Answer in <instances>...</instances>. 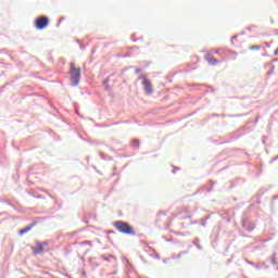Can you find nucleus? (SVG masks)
<instances>
[{"label": "nucleus", "instance_id": "nucleus-1", "mask_svg": "<svg viewBox=\"0 0 278 278\" xmlns=\"http://www.w3.org/2000/svg\"><path fill=\"white\" fill-rule=\"evenodd\" d=\"M114 227L119 233H125L126 236H136V230L134 227L125 222H115Z\"/></svg>", "mask_w": 278, "mask_h": 278}, {"label": "nucleus", "instance_id": "nucleus-2", "mask_svg": "<svg viewBox=\"0 0 278 278\" xmlns=\"http://www.w3.org/2000/svg\"><path fill=\"white\" fill-rule=\"evenodd\" d=\"M70 77L74 86H77L81 79V68L75 67V63L70 64Z\"/></svg>", "mask_w": 278, "mask_h": 278}, {"label": "nucleus", "instance_id": "nucleus-3", "mask_svg": "<svg viewBox=\"0 0 278 278\" xmlns=\"http://www.w3.org/2000/svg\"><path fill=\"white\" fill-rule=\"evenodd\" d=\"M48 26H49V17L47 16H40L35 21L36 29L42 30V29H46V27Z\"/></svg>", "mask_w": 278, "mask_h": 278}, {"label": "nucleus", "instance_id": "nucleus-4", "mask_svg": "<svg viewBox=\"0 0 278 278\" xmlns=\"http://www.w3.org/2000/svg\"><path fill=\"white\" fill-rule=\"evenodd\" d=\"M142 79V86L147 92V94H153V85H151V80L147 78L146 76H141Z\"/></svg>", "mask_w": 278, "mask_h": 278}, {"label": "nucleus", "instance_id": "nucleus-5", "mask_svg": "<svg viewBox=\"0 0 278 278\" xmlns=\"http://www.w3.org/2000/svg\"><path fill=\"white\" fill-rule=\"evenodd\" d=\"M45 247H47V242H37L35 247H31L34 255H40L43 253Z\"/></svg>", "mask_w": 278, "mask_h": 278}, {"label": "nucleus", "instance_id": "nucleus-6", "mask_svg": "<svg viewBox=\"0 0 278 278\" xmlns=\"http://www.w3.org/2000/svg\"><path fill=\"white\" fill-rule=\"evenodd\" d=\"M205 60L211 64V66H216L218 64V60H216L214 56H206Z\"/></svg>", "mask_w": 278, "mask_h": 278}, {"label": "nucleus", "instance_id": "nucleus-7", "mask_svg": "<svg viewBox=\"0 0 278 278\" xmlns=\"http://www.w3.org/2000/svg\"><path fill=\"white\" fill-rule=\"evenodd\" d=\"M34 227V224L30 226H27L26 228L20 230V236H24V233H27L28 231H31V228Z\"/></svg>", "mask_w": 278, "mask_h": 278}, {"label": "nucleus", "instance_id": "nucleus-8", "mask_svg": "<svg viewBox=\"0 0 278 278\" xmlns=\"http://www.w3.org/2000/svg\"><path fill=\"white\" fill-rule=\"evenodd\" d=\"M260 49H262L261 46H251L250 47V51H260Z\"/></svg>", "mask_w": 278, "mask_h": 278}, {"label": "nucleus", "instance_id": "nucleus-9", "mask_svg": "<svg viewBox=\"0 0 278 278\" xmlns=\"http://www.w3.org/2000/svg\"><path fill=\"white\" fill-rule=\"evenodd\" d=\"M140 71H141L140 68H137V70H136V73H137V74L140 73Z\"/></svg>", "mask_w": 278, "mask_h": 278}]
</instances>
